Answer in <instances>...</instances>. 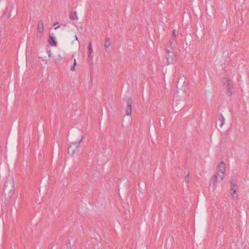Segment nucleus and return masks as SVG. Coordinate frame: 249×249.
<instances>
[{
  "instance_id": "1",
  "label": "nucleus",
  "mask_w": 249,
  "mask_h": 249,
  "mask_svg": "<svg viewBox=\"0 0 249 249\" xmlns=\"http://www.w3.org/2000/svg\"><path fill=\"white\" fill-rule=\"evenodd\" d=\"M15 193V184L12 178H8L5 181L3 195L6 200L9 201Z\"/></svg>"
},
{
  "instance_id": "2",
  "label": "nucleus",
  "mask_w": 249,
  "mask_h": 249,
  "mask_svg": "<svg viewBox=\"0 0 249 249\" xmlns=\"http://www.w3.org/2000/svg\"><path fill=\"white\" fill-rule=\"evenodd\" d=\"M238 188L237 185L235 184L233 180L231 181V191L230 194L234 201H237L238 199Z\"/></svg>"
},
{
  "instance_id": "3",
  "label": "nucleus",
  "mask_w": 249,
  "mask_h": 249,
  "mask_svg": "<svg viewBox=\"0 0 249 249\" xmlns=\"http://www.w3.org/2000/svg\"><path fill=\"white\" fill-rule=\"evenodd\" d=\"M226 171V165L224 162H221L218 165V170L216 174L218 176V179L222 180L224 178Z\"/></svg>"
},
{
  "instance_id": "4",
  "label": "nucleus",
  "mask_w": 249,
  "mask_h": 249,
  "mask_svg": "<svg viewBox=\"0 0 249 249\" xmlns=\"http://www.w3.org/2000/svg\"><path fill=\"white\" fill-rule=\"evenodd\" d=\"M82 139L79 141L78 144L73 143L68 148V152L69 154L73 155L78 153L79 150V143L82 141Z\"/></svg>"
},
{
  "instance_id": "5",
  "label": "nucleus",
  "mask_w": 249,
  "mask_h": 249,
  "mask_svg": "<svg viewBox=\"0 0 249 249\" xmlns=\"http://www.w3.org/2000/svg\"><path fill=\"white\" fill-rule=\"evenodd\" d=\"M4 14L5 16H12V15H17V11L16 8L12 4H9L6 7Z\"/></svg>"
},
{
  "instance_id": "6",
  "label": "nucleus",
  "mask_w": 249,
  "mask_h": 249,
  "mask_svg": "<svg viewBox=\"0 0 249 249\" xmlns=\"http://www.w3.org/2000/svg\"><path fill=\"white\" fill-rule=\"evenodd\" d=\"M44 30V24L42 22L40 21L38 23L37 25V37L41 38L43 36V32Z\"/></svg>"
},
{
  "instance_id": "7",
  "label": "nucleus",
  "mask_w": 249,
  "mask_h": 249,
  "mask_svg": "<svg viewBox=\"0 0 249 249\" xmlns=\"http://www.w3.org/2000/svg\"><path fill=\"white\" fill-rule=\"evenodd\" d=\"M220 181L221 180H220L218 179V175L216 174L215 175H214L212 178V180H211V181H210V185L212 186L214 188V187L215 184L218 181Z\"/></svg>"
},
{
  "instance_id": "8",
  "label": "nucleus",
  "mask_w": 249,
  "mask_h": 249,
  "mask_svg": "<svg viewBox=\"0 0 249 249\" xmlns=\"http://www.w3.org/2000/svg\"><path fill=\"white\" fill-rule=\"evenodd\" d=\"M111 45V42L109 38H107L104 42V47L106 51L109 50L110 47Z\"/></svg>"
},
{
  "instance_id": "9",
  "label": "nucleus",
  "mask_w": 249,
  "mask_h": 249,
  "mask_svg": "<svg viewBox=\"0 0 249 249\" xmlns=\"http://www.w3.org/2000/svg\"><path fill=\"white\" fill-rule=\"evenodd\" d=\"M167 60L169 63H170V59L172 60L174 57L175 54L172 52V49H171V50H167Z\"/></svg>"
},
{
  "instance_id": "10",
  "label": "nucleus",
  "mask_w": 249,
  "mask_h": 249,
  "mask_svg": "<svg viewBox=\"0 0 249 249\" xmlns=\"http://www.w3.org/2000/svg\"><path fill=\"white\" fill-rule=\"evenodd\" d=\"M132 101L129 100L127 103V107L125 111L126 115L130 116L131 113Z\"/></svg>"
},
{
  "instance_id": "11",
  "label": "nucleus",
  "mask_w": 249,
  "mask_h": 249,
  "mask_svg": "<svg viewBox=\"0 0 249 249\" xmlns=\"http://www.w3.org/2000/svg\"><path fill=\"white\" fill-rule=\"evenodd\" d=\"M49 42L51 46H56L57 42L55 41L54 37L52 36H50L49 38Z\"/></svg>"
},
{
  "instance_id": "12",
  "label": "nucleus",
  "mask_w": 249,
  "mask_h": 249,
  "mask_svg": "<svg viewBox=\"0 0 249 249\" xmlns=\"http://www.w3.org/2000/svg\"><path fill=\"white\" fill-rule=\"evenodd\" d=\"M88 56L90 58L92 57V43L91 42H89L88 45Z\"/></svg>"
},
{
  "instance_id": "13",
  "label": "nucleus",
  "mask_w": 249,
  "mask_h": 249,
  "mask_svg": "<svg viewBox=\"0 0 249 249\" xmlns=\"http://www.w3.org/2000/svg\"><path fill=\"white\" fill-rule=\"evenodd\" d=\"M218 122L219 123L220 127L221 128L225 123V118L222 115H221L218 118Z\"/></svg>"
},
{
  "instance_id": "14",
  "label": "nucleus",
  "mask_w": 249,
  "mask_h": 249,
  "mask_svg": "<svg viewBox=\"0 0 249 249\" xmlns=\"http://www.w3.org/2000/svg\"><path fill=\"white\" fill-rule=\"evenodd\" d=\"M226 84L227 88L229 90V91L231 93V90H232V86H231V80L227 79L226 80Z\"/></svg>"
},
{
  "instance_id": "15",
  "label": "nucleus",
  "mask_w": 249,
  "mask_h": 249,
  "mask_svg": "<svg viewBox=\"0 0 249 249\" xmlns=\"http://www.w3.org/2000/svg\"><path fill=\"white\" fill-rule=\"evenodd\" d=\"M76 65V59L75 58L74 60L73 65L72 67H71V71H73L75 70V67Z\"/></svg>"
},
{
  "instance_id": "16",
  "label": "nucleus",
  "mask_w": 249,
  "mask_h": 249,
  "mask_svg": "<svg viewBox=\"0 0 249 249\" xmlns=\"http://www.w3.org/2000/svg\"><path fill=\"white\" fill-rule=\"evenodd\" d=\"M62 59H63V57H62V56L61 55L59 54L58 56V58H57L55 61L56 62H59L62 60Z\"/></svg>"
},
{
  "instance_id": "17",
  "label": "nucleus",
  "mask_w": 249,
  "mask_h": 249,
  "mask_svg": "<svg viewBox=\"0 0 249 249\" xmlns=\"http://www.w3.org/2000/svg\"><path fill=\"white\" fill-rule=\"evenodd\" d=\"M172 32H173V36H176L178 34V32L175 30H174Z\"/></svg>"
},
{
  "instance_id": "18",
  "label": "nucleus",
  "mask_w": 249,
  "mask_h": 249,
  "mask_svg": "<svg viewBox=\"0 0 249 249\" xmlns=\"http://www.w3.org/2000/svg\"><path fill=\"white\" fill-rule=\"evenodd\" d=\"M71 20H77L78 17H71Z\"/></svg>"
},
{
  "instance_id": "19",
  "label": "nucleus",
  "mask_w": 249,
  "mask_h": 249,
  "mask_svg": "<svg viewBox=\"0 0 249 249\" xmlns=\"http://www.w3.org/2000/svg\"><path fill=\"white\" fill-rule=\"evenodd\" d=\"M76 15H77L76 12L75 11H74V12H71V16H76Z\"/></svg>"
},
{
  "instance_id": "20",
  "label": "nucleus",
  "mask_w": 249,
  "mask_h": 249,
  "mask_svg": "<svg viewBox=\"0 0 249 249\" xmlns=\"http://www.w3.org/2000/svg\"><path fill=\"white\" fill-rule=\"evenodd\" d=\"M185 179H186V180L187 181H188V182L189 181V177H188V176Z\"/></svg>"
},
{
  "instance_id": "21",
  "label": "nucleus",
  "mask_w": 249,
  "mask_h": 249,
  "mask_svg": "<svg viewBox=\"0 0 249 249\" xmlns=\"http://www.w3.org/2000/svg\"><path fill=\"white\" fill-rule=\"evenodd\" d=\"M59 27V26H55L54 29L55 30H56L57 29H58V28Z\"/></svg>"
},
{
  "instance_id": "22",
  "label": "nucleus",
  "mask_w": 249,
  "mask_h": 249,
  "mask_svg": "<svg viewBox=\"0 0 249 249\" xmlns=\"http://www.w3.org/2000/svg\"><path fill=\"white\" fill-rule=\"evenodd\" d=\"M75 39L76 40H78V37H77V36L76 35L75 36Z\"/></svg>"
},
{
  "instance_id": "23",
  "label": "nucleus",
  "mask_w": 249,
  "mask_h": 249,
  "mask_svg": "<svg viewBox=\"0 0 249 249\" xmlns=\"http://www.w3.org/2000/svg\"><path fill=\"white\" fill-rule=\"evenodd\" d=\"M57 24H58V23H55L54 24V26H56V25H57Z\"/></svg>"
},
{
  "instance_id": "24",
  "label": "nucleus",
  "mask_w": 249,
  "mask_h": 249,
  "mask_svg": "<svg viewBox=\"0 0 249 249\" xmlns=\"http://www.w3.org/2000/svg\"><path fill=\"white\" fill-rule=\"evenodd\" d=\"M49 55V57H50V56H51V53H49V55Z\"/></svg>"
}]
</instances>
